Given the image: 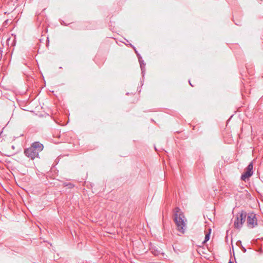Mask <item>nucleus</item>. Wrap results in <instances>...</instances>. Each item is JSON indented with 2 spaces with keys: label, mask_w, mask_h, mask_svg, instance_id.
<instances>
[{
  "label": "nucleus",
  "mask_w": 263,
  "mask_h": 263,
  "mask_svg": "<svg viewBox=\"0 0 263 263\" xmlns=\"http://www.w3.org/2000/svg\"><path fill=\"white\" fill-rule=\"evenodd\" d=\"M173 212L174 221L178 231L181 233H184L186 229V224L185 222V218L183 212L178 207L175 208Z\"/></svg>",
  "instance_id": "nucleus-1"
},
{
  "label": "nucleus",
  "mask_w": 263,
  "mask_h": 263,
  "mask_svg": "<svg viewBox=\"0 0 263 263\" xmlns=\"http://www.w3.org/2000/svg\"><path fill=\"white\" fill-rule=\"evenodd\" d=\"M44 145L39 141L33 142L31 146L24 149L25 155L31 160L39 158V153L43 150Z\"/></svg>",
  "instance_id": "nucleus-2"
},
{
  "label": "nucleus",
  "mask_w": 263,
  "mask_h": 263,
  "mask_svg": "<svg viewBox=\"0 0 263 263\" xmlns=\"http://www.w3.org/2000/svg\"><path fill=\"white\" fill-rule=\"evenodd\" d=\"M247 215L246 212L244 211H241L236 214L234 223L235 228L237 229H241L246 221Z\"/></svg>",
  "instance_id": "nucleus-3"
},
{
  "label": "nucleus",
  "mask_w": 263,
  "mask_h": 263,
  "mask_svg": "<svg viewBox=\"0 0 263 263\" xmlns=\"http://www.w3.org/2000/svg\"><path fill=\"white\" fill-rule=\"evenodd\" d=\"M246 218L247 226L249 228H253L257 224L256 215L254 213H249Z\"/></svg>",
  "instance_id": "nucleus-4"
},
{
  "label": "nucleus",
  "mask_w": 263,
  "mask_h": 263,
  "mask_svg": "<svg viewBox=\"0 0 263 263\" xmlns=\"http://www.w3.org/2000/svg\"><path fill=\"white\" fill-rule=\"evenodd\" d=\"M253 163L251 162L246 168L245 172L241 175V179L242 180L246 181L247 179H248L253 175Z\"/></svg>",
  "instance_id": "nucleus-5"
},
{
  "label": "nucleus",
  "mask_w": 263,
  "mask_h": 263,
  "mask_svg": "<svg viewBox=\"0 0 263 263\" xmlns=\"http://www.w3.org/2000/svg\"><path fill=\"white\" fill-rule=\"evenodd\" d=\"M138 60L140 63V68L141 69V73L142 74V77H143L145 74V64L144 63V61L142 60V58L141 55H139L138 58Z\"/></svg>",
  "instance_id": "nucleus-6"
},
{
  "label": "nucleus",
  "mask_w": 263,
  "mask_h": 263,
  "mask_svg": "<svg viewBox=\"0 0 263 263\" xmlns=\"http://www.w3.org/2000/svg\"><path fill=\"white\" fill-rule=\"evenodd\" d=\"M211 231V229H209V232L207 234H206L205 237H204V240L203 243H205L210 239Z\"/></svg>",
  "instance_id": "nucleus-7"
},
{
  "label": "nucleus",
  "mask_w": 263,
  "mask_h": 263,
  "mask_svg": "<svg viewBox=\"0 0 263 263\" xmlns=\"http://www.w3.org/2000/svg\"><path fill=\"white\" fill-rule=\"evenodd\" d=\"M152 251V253L155 256H157L160 253V251L158 250H155L154 249H151Z\"/></svg>",
  "instance_id": "nucleus-8"
},
{
  "label": "nucleus",
  "mask_w": 263,
  "mask_h": 263,
  "mask_svg": "<svg viewBox=\"0 0 263 263\" xmlns=\"http://www.w3.org/2000/svg\"><path fill=\"white\" fill-rule=\"evenodd\" d=\"M130 45L133 48V49H134L135 51V53H136L137 57H138V58H139V55H140V54L138 52L137 50H136L135 47H134V46H133L132 44H130Z\"/></svg>",
  "instance_id": "nucleus-9"
},
{
  "label": "nucleus",
  "mask_w": 263,
  "mask_h": 263,
  "mask_svg": "<svg viewBox=\"0 0 263 263\" xmlns=\"http://www.w3.org/2000/svg\"><path fill=\"white\" fill-rule=\"evenodd\" d=\"M241 249L242 250V251L244 252V253H246V251H247V250L242 245H241Z\"/></svg>",
  "instance_id": "nucleus-10"
},
{
  "label": "nucleus",
  "mask_w": 263,
  "mask_h": 263,
  "mask_svg": "<svg viewBox=\"0 0 263 263\" xmlns=\"http://www.w3.org/2000/svg\"><path fill=\"white\" fill-rule=\"evenodd\" d=\"M236 245L239 246L241 245V241L240 240H238L236 242Z\"/></svg>",
  "instance_id": "nucleus-11"
},
{
  "label": "nucleus",
  "mask_w": 263,
  "mask_h": 263,
  "mask_svg": "<svg viewBox=\"0 0 263 263\" xmlns=\"http://www.w3.org/2000/svg\"><path fill=\"white\" fill-rule=\"evenodd\" d=\"M2 51L0 50V60H1L2 59Z\"/></svg>",
  "instance_id": "nucleus-12"
},
{
  "label": "nucleus",
  "mask_w": 263,
  "mask_h": 263,
  "mask_svg": "<svg viewBox=\"0 0 263 263\" xmlns=\"http://www.w3.org/2000/svg\"><path fill=\"white\" fill-rule=\"evenodd\" d=\"M189 84H190V85L191 86H193V85L191 84V82H190V80H189Z\"/></svg>",
  "instance_id": "nucleus-13"
},
{
  "label": "nucleus",
  "mask_w": 263,
  "mask_h": 263,
  "mask_svg": "<svg viewBox=\"0 0 263 263\" xmlns=\"http://www.w3.org/2000/svg\"><path fill=\"white\" fill-rule=\"evenodd\" d=\"M61 24H62V25H65V23H64V22L63 21H62V22L61 23Z\"/></svg>",
  "instance_id": "nucleus-14"
},
{
  "label": "nucleus",
  "mask_w": 263,
  "mask_h": 263,
  "mask_svg": "<svg viewBox=\"0 0 263 263\" xmlns=\"http://www.w3.org/2000/svg\"><path fill=\"white\" fill-rule=\"evenodd\" d=\"M229 263H234V262L233 261H232L231 260H230Z\"/></svg>",
  "instance_id": "nucleus-15"
},
{
  "label": "nucleus",
  "mask_w": 263,
  "mask_h": 263,
  "mask_svg": "<svg viewBox=\"0 0 263 263\" xmlns=\"http://www.w3.org/2000/svg\"><path fill=\"white\" fill-rule=\"evenodd\" d=\"M69 186H70V187L72 186V184H69Z\"/></svg>",
  "instance_id": "nucleus-16"
}]
</instances>
